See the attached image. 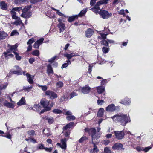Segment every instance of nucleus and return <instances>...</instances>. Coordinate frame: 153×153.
I'll use <instances>...</instances> for the list:
<instances>
[{"instance_id":"obj_27","label":"nucleus","mask_w":153,"mask_h":153,"mask_svg":"<svg viewBox=\"0 0 153 153\" xmlns=\"http://www.w3.org/2000/svg\"><path fill=\"white\" fill-rule=\"evenodd\" d=\"M8 36L7 34L4 31H0V40L5 39Z\"/></svg>"},{"instance_id":"obj_18","label":"nucleus","mask_w":153,"mask_h":153,"mask_svg":"<svg viewBox=\"0 0 153 153\" xmlns=\"http://www.w3.org/2000/svg\"><path fill=\"white\" fill-rule=\"evenodd\" d=\"M57 26L59 28L60 32L64 31L66 28L65 25L64 23H59L58 24Z\"/></svg>"},{"instance_id":"obj_7","label":"nucleus","mask_w":153,"mask_h":153,"mask_svg":"<svg viewBox=\"0 0 153 153\" xmlns=\"http://www.w3.org/2000/svg\"><path fill=\"white\" fill-rule=\"evenodd\" d=\"M40 103L45 108V110L46 111H48L51 109V108L50 107H48L49 102L46 99H42L40 101Z\"/></svg>"},{"instance_id":"obj_48","label":"nucleus","mask_w":153,"mask_h":153,"mask_svg":"<svg viewBox=\"0 0 153 153\" xmlns=\"http://www.w3.org/2000/svg\"><path fill=\"white\" fill-rule=\"evenodd\" d=\"M14 53L15 55V57L16 59L17 60H20L21 59V57L16 52H14Z\"/></svg>"},{"instance_id":"obj_43","label":"nucleus","mask_w":153,"mask_h":153,"mask_svg":"<svg viewBox=\"0 0 153 153\" xmlns=\"http://www.w3.org/2000/svg\"><path fill=\"white\" fill-rule=\"evenodd\" d=\"M27 133L29 135L31 136H33L35 134V131L33 130L29 131Z\"/></svg>"},{"instance_id":"obj_36","label":"nucleus","mask_w":153,"mask_h":153,"mask_svg":"<svg viewBox=\"0 0 153 153\" xmlns=\"http://www.w3.org/2000/svg\"><path fill=\"white\" fill-rule=\"evenodd\" d=\"M46 119L48 120L49 124L52 123L54 121L53 117H47L46 118Z\"/></svg>"},{"instance_id":"obj_63","label":"nucleus","mask_w":153,"mask_h":153,"mask_svg":"<svg viewBox=\"0 0 153 153\" xmlns=\"http://www.w3.org/2000/svg\"><path fill=\"white\" fill-rule=\"evenodd\" d=\"M104 102V101L103 100H97V103L99 105H102Z\"/></svg>"},{"instance_id":"obj_40","label":"nucleus","mask_w":153,"mask_h":153,"mask_svg":"<svg viewBox=\"0 0 153 153\" xmlns=\"http://www.w3.org/2000/svg\"><path fill=\"white\" fill-rule=\"evenodd\" d=\"M26 0H15V3L16 4H21L26 2Z\"/></svg>"},{"instance_id":"obj_35","label":"nucleus","mask_w":153,"mask_h":153,"mask_svg":"<svg viewBox=\"0 0 153 153\" xmlns=\"http://www.w3.org/2000/svg\"><path fill=\"white\" fill-rule=\"evenodd\" d=\"M87 9L86 8L83 9L77 15H78V17H81L85 15L86 12H87Z\"/></svg>"},{"instance_id":"obj_23","label":"nucleus","mask_w":153,"mask_h":153,"mask_svg":"<svg viewBox=\"0 0 153 153\" xmlns=\"http://www.w3.org/2000/svg\"><path fill=\"white\" fill-rule=\"evenodd\" d=\"M92 143L94 145V148L91 149L90 151L91 153H97L99 151L97 147L96 146L95 143H94L93 141H92Z\"/></svg>"},{"instance_id":"obj_15","label":"nucleus","mask_w":153,"mask_h":153,"mask_svg":"<svg viewBox=\"0 0 153 153\" xmlns=\"http://www.w3.org/2000/svg\"><path fill=\"white\" fill-rule=\"evenodd\" d=\"M90 89L91 88L88 85H86L82 88L81 91L83 93L86 94L89 93Z\"/></svg>"},{"instance_id":"obj_57","label":"nucleus","mask_w":153,"mask_h":153,"mask_svg":"<svg viewBox=\"0 0 153 153\" xmlns=\"http://www.w3.org/2000/svg\"><path fill=\"white\" fill-rule=\"evenodd\" d=\"M56 57V56H54L48 60V62L50 63H52L54 61Z\"/></svg>"},{"instance_id":"obj_42","label":"nucleus","mask_w":153,"mask_h":153,"mask_svg":"<svg viewBox=\"0 0 153 153\" xmlns=\"http://www.w3.org/2000/svg\"><path fill=\"white\" fill-rule=\"evenodd\" d=\"M19 35V33L16 30H13L11 32L10 36H17Z\"/></svg>"},{"instance_id":"obj_52","label":"nucleus","mask_w":153,"mask_h":153,"mask_svg":"<svg viewBox=\"0 0 153 153\" xmlns=\"http://www.w3.org/2000/svg\"><path fill=\"white\" fill-rule=\"evenodd\" d=\"M87 139V137L86 136H83L79 140V142L80 143H82L83 141Z\"/></svg>"},{"instance_id":"obj_5","label":"nucleus","mask_w":153,"mask_h":153,"mask_svg":"<svg viewBox=\"0 0 153 153\" xmlns=\"http://www.w3.org/2000/svg\"><path fill=\"white\" fill-rule=\"evenodd\" d=\"M114 133L115 135V138L117 140H121L124 137L125 134L123 131H115Z\"/></svg>"},{"instance_id":"obj_13","label":"nucleus","mask_w":153,"mask_h":153,"mask_svg":"<svg viewBox=\"0 0 153 153\" xmlns=\"http://www.w3.org/2000/svg\"><path fill=\"white\" fill-rule=\"evenodd\" d=\"M131 102V101L129 98L126 97L124 99L121 100L120 101V102L126 105H130Z\"/></svg>"},{"instance_id":"obj_24","label":"nucleus","mask_w":153,"mask_h":153,"mask_svg":"<svg viewBox=\"0 0 153 153\" xmlns=\"http://www.w3.org/2000/svg\"><path fill=\"white\" fill-rule=\"evenodd\" d=\"M26 104V100L24 97H22L21 100L17 103V104L19 106L25 105Z\"/></svg>"},{"instance_id":"obj_47","label":"nucleus","mask_w":153,"mask_h":153,"mask_svg":"<svg viewBox=\"0 0 153 153\" xmlns=\"http://www.w3.org/2000/svg\"><path fill=\"white\" fill-rule=\"evenodd\" d=\"M32 54L34 56H38L39 54V51L37 50H35L33 52Z\"/></svg>"},{"instance_id":"obj_1","label":"nucleus","mask_w":153,"mask_h":153,"mask_svg":"<svg viewBox=\"0 0 153 153\" xmlns=\"http://www.w3.org/2000/svg\"><path fill=\"white\" fill-rule=\"evenodd\" d=\"M111 118L113 121L119 122L123 126H125L131 121L129 116L127 114L116 115Z\"/></svg>"},{"instance_id":"obj_38","label":"nucleus","mask_w":153,"mask_h":153,"mask_svg":"<svg viewBox=\"0 0 153 153\" xmlns=\"http://www.w3.org/2000/svg\"><path fill=\"white\" fill-rule=\"evenodd\" d=\"M17 46L16 45H14L13 46L10 45H8V48H10L13 52L14 53L15 52L14 51L17 48Z\"/></svg>"},{"instance_id":"obj_16","label":"nucleus","mask_w":153,"mask_h":153,"mask_svg":"<svg viewBox=\"0 0 153 153\" xmlns=\"http://www.w3.org/2000/svg\"><path fill=\"white\" fill-rule=\"evenodd\" d=\"M17 70L16 71H14L12 72V73L15 74H17L19 75H21L22 73V69L17 66H15L14 67Z\"/></svg>"},{"instance_id":"obj_53","label":"nucleus","mask_w":153,"mask_h":153,"mask_svg":"<svg viewBox=\"0 0 153 153\" xmlns=\"http://www.w3.org/2000/svg\"><path fill=\"white\" fill-rule=\"evenodd\" d=\"M104 153H111V151L108 147L105 148L104 150Z\"/></svg>"},{"instance_id":"obj_56","label":"nucleus","mask_w":153,"mask_h":153,"mask_svg":"<svg viewBox=\"0 0 153 153\" xmlns=\"http://www.w3.org/2000/svg\"><path fill=\"white\" fill-rule=\"evenodd\" d=\"M118 13L120 15H123V16H125L124 13V10L123 9H122L120 11H118Z\"/></svg>"},{"instance_id":"obj_19","label":"nucleus","mask_w":153,"mask_h":153,"mask_svg":"<svg viewBox=\"0 0 153 153\" xmlns=\"http://www.w3.org/2000/svg\"><path fill=\"white\" fill-rule=\"evenodd\" d=\"M4 105L9 108H13L15 106L14 104L9 102L7 100H5L3 103Z\"/></svg>"},{"instance_id":"obj_2","label":"nucleus","mask_w":153,"mask_h":153,"mask_svg":"<svg viewBox=\"0 0 153 153\" xmlns=\"http://www.w3.org/2000/svg\"><path fill=\"white\" fill-rule=\"evenodd\" d=\"M96 130L95 128H92L89 130L88 129H85V131L88 132L91 136L92 138V141L98 139L100 136V133H97Z\"/></svg>"},{"instance_id":"obj_39","label":"nucleus","mask_w":153,"mask_h":153,"mask_svg":"<svg viewBox=\"0 0 153 153\" xmlns=\"http://www.w3.org/2000/svg\"><path fill=\"white\" fill-rule=\"evenodd\" d=\"M66 119L69 121L73 120L75 119V117L74 116L70 115L67 117Z\"/></svg>"},{"instance_id":"obj_21","label":"nucleus","mask_w":153,"mask_h":153,"mask_svg":"<svg viewBox=\"0 0 153 153\" xmlns=\"http://www.w3.org/2000/svg\"><path fill=\"white\" fill-rule=\"evenodd\" d=\"M85 35L86 37H91L94 33V31L88 28L87 29V30L85 32Z\"/></svg>"},{"instance_id":"obj_28","label":"nucleus","mask_w":153,"mask_h":153,"mask_svg":"<svg viewBox=\"0 0 153 153\" xmlns=\"http://www.w3.org/2000/svg\"><path fill=\"white\" fill-rule=\"evenodd\" d=\"M64 57L67 58L68 60H70L72 57H73V53L68 54L67 53H65L63 55Z\"/></svg>"},{"instance_id":"obj_41","label":"nucleus","mask_w":153,"mask_h":153,"mask_svg":"<svg viewBox=\"0 0 153 153\" xmlns=\"http://www.w3.org/2000/svg\"><path fill=\"white\" fill-rule=\"evenodd\" d=\"M63 86V83L61 81H59L56 83V86L57 88H62Z\"/></svg>"},{"instance_id":"obj_46","label":"nucleus","mask_w":153,"mask_h":153,"mask_svg":"<svg viewBox=\"0 0 153 153\" xmlns=\"http://www.w3.org/2000/svg\"><path fill=\"white\" fill-rule=\"evenodd\" d=\"M13 52V51L11 50L10 48H9L7 50V51L6 52H4L3 53V54L4 55L5 57H7V55L9 53Z\"/></svg>"},{"instance_id":"obj_3","label":"nucleus","mask_w":153,"mask_h":153,"mask_svg":"<svg viewBox=\"0 0 153 153\" xmlns=\"http://www.w3.org/2000/svg\"><path fill=\"white\" fill-rule=\"evenodd\" d=\"M109 0H102L97 2L94 7L91 9L96 14L99 13V10L100 9L99 6L101 5L107 4Z\"/></svg>"},{"instance_id":"obj_37","label":"nucleus","mask_w":153,"mask_h":153,"mask_svg":"<svg viewBox=\"0 0 153 153\" xmlns=\"http://www.w3.org/2000/svg\"><path fill=\"white\" fill-rule=\"evenodd\" d=\"M67 63H65L63 64L61 67L63 69L67 67L69 64H71V62L70 60H67L66 61Z\"/></svg>"},{"instance_id":"obj_22","label":"nucleus","mask_w":153,"mask_h":153,"mask_svg":"<svg viewBox=\"0 0 153 153\" xmlns=\"http://www.w3.org/2000/svg\"><path fill=\"white\" fill-rule=\"evenodd\" d=\"M47 72L48 75L50 74H53V71L52 67L51 65L50 64H48L47 65Z\"/></svg>"},{"instance_id":"obj_6","label":"nucleus","mask_w":153,"mask_h":153,"mask_svg":"<svg viewBox=\"0 0 153 153\" xmlns=\"http://www.w3.org/2000/svg\"><path fill=\"white\" fill-rule=\"evenodd\" d=\"M12 19L15 20V21L11 23V24L15 25L16 26H18L22 25L23 26H24V24L22 22V21L20 17H18L17 16H16V17L13 16V15H11Z\"/></svg>"},{"instance_id":"obj_59","label":"nucleus","mask_w":153,"mask_h":153,"mask_svg":"<svg viewBox=\"0 0 153 153\" xmlns=\"http://www.w3.org/2000/svg\"><path fill=\"white\" fill-rule=\"evenodd\" d=\"M77 94L75 92H73L71 93L70 94V98L71 99L73 98L74 97L77 95Z\"/></svg>"},{"instance_id":"obj_61","label":"nucleus","mask_w":153,"mask_h":153,"mask_svg":"<svg viewBox=\"0 0 153 153\" xmlns=\"http://www.w3.org/2000/svg\"><path fill=\"white\" fill-rule=\"evenodd\" d=\"M107 80L106 79H102L101 81V84L102 85H104L107 82Z\"/></svg>"},{"instance_id":"obj_44","label":"nucleus","mask_w":153,"mask_h":153,"mask_svg":"<svg viewBox=\"0 0 153 153\" xmlns=\"http://www.w3.org/2000/svg\"><path fill=\"white\" fill-rule=\"evenodd\" d=\"M32 88V86H24L23 89L26 91L29 92Z\"/></svg>"},{"instance_id":"obj_17","label":"nucleus","mask_w":153,"mask_h":153,"mask_svg":"<svg viewBox=\"0 0 153 153\" xmlns=\"http://www.w3.org/2000/svg\"><path fill=\"white\" fill-rule=\"evenodd\" d=\"M115 110V107L114 104L109 105L106 108V110L107 111H114Z\"/></svg>"},{"instance_id":"obj_31","label":"nucleus","mask_w":153,"mask_h":153,"mask_svg":"<svg viewBox=\"0 0 153 153\" xmlns=\"http://www.w3.org/2000/svg\"><path fill=\"white\" fill-rule=\"evenodd\" d=\"M74 123L73 122H70L69 124L66 125L63 128V130H66L68 128H71L74 125Z\"/></svg>"},{"instance_id":"obj_25","label":"nucleus","mask_w":153,"mask_h":153,"mask_svg":"<svg viewBox=\"0 0 153 153\" xmlns=\"http://www.w3.org/2000/svg\"><path fill=\"white\" fill-rule=\"evenodd\" d=\"M97 92L99 94H101L105 91V88L103 86H99L96 87Z\"/></svg>"},{"instance_id":"obj_34","label":"nucleus","mask_w":153,"mask_h":153,"mask_svg":"<svg viewBox=\"0 0 153 153\" xmlns=\"http://www.w3.org/2000/svg\"><path fill=\"white\" fill-rule=\"evenodd\" d=\"M78 15H75L72 16H70L69 17L68 19V21L69 22H71L74 21L75 19L76 18H77Z\"/></svg>"},{"instance_id":"obj_30","label":"nucleus","mask_w":153,"mask_h":153,"mask_svg":"<svg viewBox=\"0 0 153 153\" xmlns=\"http://www.w3.org/2000/svg\"><path fill=\"white\" fill-rule=\"evenodd\" d=\"M104 110L103 108H100L99 111H98L97 115L98 117H102L103 114L104 112Z\"/></svg>"},{"instance_id":"obj_49","label":"nucleus","mask_w":153,"mask_h":153,"mask_svg":"<svg viewBox=\"0 0 153 153\" xmlns=\"http://www.w3.org/2000/svg\"><path fill=\"white\" fill-rule=\"evenodd\" d=\"M53 112L56 114H59L62 113V111L59 109H55L53 110Z\"/></svg>"},{"instance_id":"obj_29","label":"nucleus","mask_w":153,"mask_h":153,"mask_svg":"<svg viewBox=\"0 0 153 153\" xmlns=\"http://www.w3.org/2000/svg\"><path fill=\"white\" fill-rule=\"evenodd\" d=\"M43 132L45 136L48 137L50 135V129L48 128L43 129Z\"/></svg>"},{"instance_id":"obj_45","label":"nucleus","mask_w":153,"mask_h":153,"mask_svg":"<svg viewBox=\"0 0 153 153\" xmlns=\"http://www.w3.org/2000/svg\"><path fill=\"white\" fill-rule=\"evenodd\" d=\"M100 42L101 45L108 47V40H103L101 41Z\"/></svg>"},{"instance_id":"obj_54","label":"nucleus","mask_w":153,"mask_h":153,"mask_svg":"<svg viewBox=\"0 0 153 153\" xmlns=\"http://www.w3.org/2000/svg\"><path fill=\"white\" fill-rule=\"evenodd\" d=\"M34 107L35 108L37 111H39V110L40 109V108H41V107L39 104H35L34 105Z\"/></svg>"},{"instance_id":"obj_60","label":"nucleus","mask_w":153,"mask_h":153,"mask_svg":"<svg viewBox=\"0 0 153 153\" xmlns=\"http://www.w3.org/2000/svg\"><path fill=\"white\" fill-rule=\"evenodd\" d=\"M151 147L150 146L144 148H143V151L146 152L149 150L150 149H151Z\"/></svg>"},{"instance_id":"obj_8","label":"nucleus","mask_w":153,"mask_h":153,"mask_svg":"<svg viewBox=\"0 0 153 153\" xmlns=\"http://www.w3.org/2000/svg\"><path fill=\"white\" fill-rule=\"evenodd\" d=\"M67 140L66 138L62 139L61 140V143H58L57 145L59 146L62 149L65 150L66 148V142Z\"/></svg>"},{"instance_id":"obj_55","label":"nucleus","mask_w":153,"mask_h":153,"mask_svg":"<svg viewBox=\"0 0 153 153\" xmlns=\"http://www.w3.org/2000/svg\"><path fill=\"white\" fill-rule=\"evenodd\" d=\"M108 48L105 47H103L102 48V51L103 52L105 53H107L108 51Z\"/></svg>"},{"instance_id":"obj_4","label":"nucleus","mask_w":153,"mask_h":153,"mask_svg":"<svg viewBox=\"0 0 153 153\" xmlns=\"http://www.w3.org/2000/svg\"><path fill=\"white\" fill-rule=\"evenodd\" d=\"M99 14L104 19H107L112 16V13L105 10H100Z\"/></svg>"},{"instance_id":"obj_11","label":"nucleus","mask_w":153,"mask_h":153,"mask_svg":"<svg viewBox=\"0 0 153 153\" xmlns=\"http://www.w3.org/2000/svg\"><path fill=\"white\" fill-rule=\"evenodd\" d=\"M22 9V7H21L13 8L12 10L10 11V13L11 14V15H13V16L15 17H16V16H17L15 11H19Z\"/></svg>"},{"instance_id":"obj_10","label":"nucleus","mask_w":153,"mask_h":153,"mask_svg":"<svg viewBox=\"0 0 153 153\" xmlns=\"http://www.w3.org/2000/svg\"><path fill=\"white\" fill-rule=\"evenodd\" d=\"M30 6H27L25 7V8L22 10L23 13L21 14V16L22 17L25 18H29L30 15L28 16L27 15V13H25L27 12L30 8Z\"/></svg>"},{"instance_id":"obj_32","label":"nucleus","mask_w":153,"mask_h":153,"mask_svg":"<svg viewBox=\"0 0 153 153\" xmlns=\"http://www.w3.org/2000/svg\"><path fill=\"white\" fill-rule=\"evenodd\" d=\"M51 9L54 10L56 11V14L59 16H62L65 17H66V16L65 15L60 12L59 10L55 9L53 7H52Z\"/></svg>"},{"instance_id":"obj_51","label":"nucleus","mask_w":153,"mask_h":153,"mask_svg":"<svg viewBox=\"0 0 153 153\" xmlns=\"http://www.w3.org/2000/svg\"><path fill=\"white\" fill-rule=\"evenodd\" d=\"M38 86L39 87H41L42 89L44 91H46L48 88L47 86L46 85L42 86L38 85Z\"/></svg>"},{"instance_id":"obj_50","label":"nucleus","mask_w":153,"mask_h":153,"mask_svg":"<svg viewBox=\"0 0 153 153\" xmlns=\"http://www.w3.org/2000/svg\"><path fill=\"white\" fill-rule=\"evenodd\" d=\"M35 42L34 39L33 38H31L30 39L27 43V45H31V44Z\"/></svg>"},{"instance_id":"obj_20","label":"nucleus","mask_w":153,"mask_h":153,"mask_svg":"<svg viewBox=\"0 0 153 153\" xmlns=\"http://www.w3.org/2000/svg\"><path fill=\"white\" fill-rule=\"evenodd\" d=\"M26 76L27 77L28 81L29 83L30 84H33V76L30 75L28 73H26Z\"/></svg>"},{"instance_id":"obj_62","label":"nucleus","mask_w":153,"mask_h":153,"mask_svg":"<svg viewBox=\"0 0 153 153\" xmlns=\"http://www.w3.org/2000/svg\"><path fill=\"white\" fill-rule=\"evenodd\" d=\"M65 113H64V114H65L67 115H70L72 114V113L70 111H66V110H65Z\"/></svg>"},{"instance_id":"obj_26","label":"nucleus","mask_w":153,"mask_h":153,"mask_svg":"<svg viewBox=\"0 0 153 153\" xmlns=\"http://www.w3.org/2000/svg\"><path fill=\"white\" fill-rule=\"evenodd\" d=\"M0 7L1 9L4 10H6L7 9V5L4 1L0 2Z\"/></svg>"},{"instance_id":"obj_12","label":"nucleus","mask_w":153,"mask_h":153,"mask_svg":"<svg viewBox=\"0 0 153 153\" xmlns=\"http://www.w3.org/2000/svg\"><path fill=\"white\" fill-rule=\"evenodd\" d=\"M112 148L114 150L121 149L124 150L123 145L120 143H117L114 144L112 147Z\"/></svg>"},{"instance_id":"obj_9","label":"nucleus","mask_w":153,"mask_h":153,"mask_svg":"<svg viewBox=\"0 0 153 153\" xmlns=\"http://www.w3.org/2000/svg\"><path fill=\"white\" fill-rule=\"evenodd\" d=\"M45 95L51 99H53L57 97V94L55 93L50 90L47 91L45 92Z\"/></svg>"},{"instance_id":"obj_58","label":"nucleus","mask_w":153,"mask_h":153,"mask_svg":"<svg viewBox=\"0 0 153 153\" xmlns=\"http://www.w3.org/2000/svg\"><path fill=\"white\" fill-rule=\"evenodd\" d=\"M135 149L138 152H140L141 151H143V148L138 146L135 148Z\"/></svg>"},{"instance_id":"obj_33","label":"nucleus","mask_w":153,"mask_h":153,"mask_svg":"<svg viewBox=\"0 0 153 153\" xmlns=\"http://www.w3.org/2000/svg\"><path fill=\"white\" fill-rule=\"evenodd\" d=\"M107 34H105L102 33H100V35L98 36V39H105Z\"/></svg>"},{"instance_id":"obj_14","label":"nucleus","mask_w":153,"mask_h":153,"mask_svg":"<svg viewBox=\"0 0 153 153\" xmlns=\"http://www.w3.org/2000/svg\"><path fill=\"white\" fill-rule=\"evenodd\" d=\"M44 40V38H41L38 40L33 45L34 48L36 49L39 48V45L42 44Z\"/></svg>"},{"instance_id":"obj_64","label":"nucleus","mask_w":153,"mask_h":153,"mask_svg":"<svg viewBox=\"0 0 153 153\" xmlns=\"http://www.w3.org/2000/svg\"><path fill=\"white\" fill-rule=\"evenodd\" d=\"M104 143L105 145H107L108 144L110 143V141L109 140H104Z\"/></svg>"}]
</instances>
